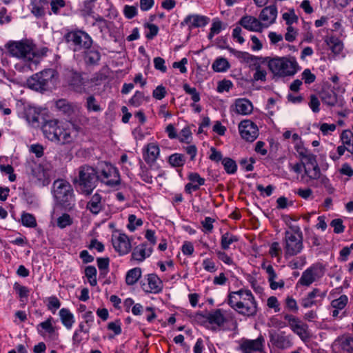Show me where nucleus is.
<instances>
[{
  "label": "nucleus",
  "instance_id": "obj_27",
  "mask_svg": "<svg viewBox=\"0 0 353 353\" xmlns=\"http://www.w3.org/2000/svg\"><path fill=\"white\" fill-rule=\"evenodd\" d=\"M271 342L279 349H287L292 345L291 336L283 332L271 335Z\"/></svg>",
  "mask_w": 353,
  "mask_h": 353
},
{
  "label": "nucleus",
  "instance_id": "obj_43",
  "mask_svg": "<svg viewBox=\"0 0 353 353\" xmlns=\"http://www.w3.org/2000/svg\"><path fill=\"white\" fill-rule=\"evenodd\" d=\"M139 175L141 179L147 183L150 184L153 181V176L151 174L150 169L144 165L143 162L140 163V172Z\"/></svg>",
  "mask_w": 353,
  "mask_h": 353
},
{
  "label": "nucleus",
  "instance_id": "obj_60",
  "mask_svg": "<svg viewBox=\"0 0 353 353\" xmlns=\"http://www.w3.org/2000/svg\"><path fill=\"white\" fill-rule=\"evenodd\" d=\"M308 105L314 113H317L320 111V101L318 97L314 94L310 95Z\"/></svg>",
  "mask_w": 353,
  "mask_h": 353
},
{
  "label": "nucleus",
  "instance_id": "obj_44",
  "mask_svg": "<svg viewBox=\"0 0 353 353\" xmlns=\"http://www.w3.org/2000/svg\"><path fill=\"white\" fill-rule=\"evenodd\" d=\"M85 108L88 112H99L102 110V108L98 103L96 98L92 95L87 97Z\"/></svg>",
  "mask_w": 353,
  "mask_h": 353
},
{
  "label": "nucleus",
  "instance_id": "obj_20",
  "mask_svg": "<svg viewBox=\"0 0 353 353\" xmlns=\"http://www.w3.org/2000/svg\"><path fill=\"white\" fill-rule=\"evenodd\" d=\"M37 330L41 336H45L47 334L52 339L58 336L57 328L54 325V319L52 316L38 324Z\"/></svg>",
  "mask_w": 353,
  "mask_h": 353
},
{
  "label": "nucleus",
  "instance_id": "obj_28",
  "mask_svg": "<svg viewBox=\"0 0 353 353\" xmlns=\"http://www.w3.org/2000/svg\"><path fill=\"white\" fill-rule=\"evenodd\" d=\"M208 23V18L199 14H190L181 22L182 26L188 25L191 28L205 26Z\"/></svg>",
  "mask_w": 353,
  "mask_h": 353
},
{
  "label": "nucleus",
  "instance_id": "obj_52",
  "mask_svg": "<svg viewBox=\"0 0 353 353\" xmlns=\"http://www.w3.org/2000/svg\"><path fill=\"white\" fill-rule=\"evenodd\" d=\"M222 164L224 166L225 172L228 174H234L236 171V164L234 160L230 158H225L222 160Z\"/></svg>",
  "mask_w": 353,
  "mask_h": 353
},
{
  "label": "nucleus",
  "instance_id": "obj_29",
  "mask_svg": "<svg viewBox=\"0 0 353 353\" xmlns=\"http://www.w3.org/2000/svg\"><path fill=\"white\" fill-rule=\"evenodd\" d=\"M304 168V175L302 176V179L307 177L305 183L307 184H310L312 186L317 187V184L311 183L312 181L314 180H317V178L320 176V168L319 165H303Z\"/></svg>",
  "mask_w": 353,
  "mask_h": 353
},
{
  "label": "nucleus",
  "instance_id": "obj_32",
  "mask_svg": "<svg viewBox=\"0 0 353 353\" xmlns=\"http://www.w3.org/2000/svg\"><path fill=\"white\" fill-rule=\"evenodd\" d=\"M101 199V196L99 194L95 193L88 203L87 209L92 213L97 214L103 208Z\"/></svg>",
  "mask_w": 353,
  "mask_h": 353
},
{
  "label": "nucleus",
  "instance_id": "obj_11",
  "mask_svg": "<svg viewBox=\"0 0 353 353\" xmlns=\"http://www.w3.org/2000/svg\"><path fill=\"white\" fill-rule=\"evenodd\" d=\"M64 79L74 92L83 94L87 92V81L82 77V73L73 69H66Z\"/></svg>",
  "mask_w": 353,
  "mask_h": 353
},
{
  "label": "nucleus",
  "instance_id": "obj_40",
  "mask_svg": "<svg viewBox=\"0 0 353 353\" xmlns=\"http://www.w3.org/2000/svg\"><path fill=\"white\" fill-rule=\"evenodd\" d=\"M57 109L63 112L64 114L70 115L74 112V106L65 99H59L56 102Z\"/></svg>",
  "mask_w": 353,
  "mask_h": 353
},
{
  "label": "nucleus",
  "instance_id": "obj_41",
  "mask_svg": "<svg viewBox=\"0 0 353 353\" xmlns=\"http://www.w3.org/2000/svg\"><path fill=\"white\" fill-rule=\"evenodd\" d=\"M212 67L215 72H223L230 68V63L226 59L221 57L214 61Z\"/></svg>",
  "mask_w": 353,
  "mask_h": 353
},
{
  "label": "nucleus",
  "instance_id": "obj_31",
  "mask_svg": "<svg viewBox=\"0 0 353 353\" xmlns=\"http://www.w3.org/2000/svg\"><path fill=\"white\" fill-rule=\"evenodd\" d=\"M47 0H34L31 3V12L37 18L42 17L46 14Z\"/></svg>",
  "mask_w": 353,
  "mask_h": 353
},
{
  "label": "nucleus",
  "instance_id": "obj_30",
  "mask_svg": "<svg viewBox=\"0 0 353 353\" xmlns=\"http://www.w3.org/2000/svg\"><path fill=\"white\" fill-rule=\"evenodd\" d=\"M235 112L241 115L250 114L253 111L252 102L245 98L237 99L234 101Z\"/></svg>",
  "mask_w": 353,
  "mask_h": 353
},
{
  "label": "nucleus",
  "instance_id": "obj_26",
  "mask_svg": "<svg viewBox=\"0 0 353 353\" xmlns=\"http://www.w3.org/2000/svg\"><path fill=\"white\" fill-rule=\"evenodd\" d=\"M325 296V293H322L319 289L314 288L312 292H309L307 295L301 299V305L304 308H308L312 307L314 305L321 304V301L316 299V297H321L323 299Z\"/></svg>",
  "mask_w": 353,
  "mask_h": 353
},
{
  "label": "nucleus",
  "instance_id": "obj_18",
  "mask_svg": "<svg viewBox=\"0 0 353 353\" xmlns=\"http://www.w3.org/2000/svg\"><path fill=\"white\" fill-rule=\"evenodd\" d=\"M277 14L278 10L275 5L266 6L261 11L259 20L262 22L263 29L267 28L276 22Z\"/></svg>",
  "mask_w": 353,
  "mask_h": 353
},
{
  "label": "nucleus",
  "instance_id": "obj_55",
  "mask_svg": "<svg viewBox=\"0 0 353 353\" xmlns=\"http://www.w3.org/2000/svg\"><path fill=\"white\" fill-rule=\"evenodd\" d=\"M72 220L68 214H63L57 219V226L59 228H65L67 226L72 225Z\"/></svg>",
  "mask_w": 353,
  "mask_h": 353
},
{
  "label": "nucleus",
  "instance_id": "obj_57",
  "mask_svg": "<svg viewBox=\"0 0 353 353\" xmlns=\"http://www.w3.org/2000/svg\"><path fill=\"white\" fill-rule=\"evenodd\" d=\"M188 180L193 183V184H196L199 188L201 185L205 184V180L204 178L201 177L197 172H190L188 175Z\"/></svg>",
  "mask_w": 353,
  "mask_h": 353
},
{
  "label": "nucleus",
  "instance_id": "obj_35",
  "mask_svg": "<svg viewBox=\"0 0 353 353\" xmlns=\"http://www.w3.org/2000/svg\"><path fill=\"white\" fill-rule=\"evenodd\" d=\"M141 276V270L140 268H134L127 272L125 276V283L128 285L135 284Z\"/></svg>",
  "mask_w": 353,
  "mask_h": 353
},
{
  "label": "nucleus",
  "instance_id": "obj_9",
  "mask_svg": "<svg viewBox=\"0 0 353 353\" xmlns=\"http://www.w3.org/2000/svg\"><path fill=\"white\" fill-rule=\"evenodd\" d=\"M67 43L73 48L74 51L86 50L90 48L92 39L84 31L75 30L68 32L65 35Z\"/></svg>",
  "mask_w": 353,
  "mask_h": 353
},
{
  "label": "nucleus",
  "instance_id": "obj_42",
  "mask_svg": "<svg viewBox=\"0 0 353 353\" xmlns=\"http://www.w3.org/2000/svg\"><path fill=\"white\" fill-rule=\"evenodd\" d=\"M21 219L22 225L27 228H35L37 225L35 216L30 213L23 212Z\"/></svg>",
  "mask_w": 353,
  "mask_h": 353
},
{
  "label": "nucleus",
  "instance_id": "obj_14",
  "mask_svg": "<svg viewBox=\"0 0 353 353\" xmlns=\"http://www.w3.org/2000/svg\"><path fill=\"white\" fill-rule=\"evenodd\" d=\"M112 243L115 251L121 256L129 253L132 248L130 239L124 233H114L112 236Z\"/></svg>",
  "mask_w": 353,
  "mask_h": 353
},
{
  "label": "nucleus",
  "instance_id": "obj_62",
  "mask_svg": "<svg viewBox=\"0 0 353 353\" xmlns=\"http://www.w3.org/2000/svg\"><path fill=\"white\" fill-rule=\"evenodd\" d=\"M330 225L334 228V232L336 234H340L344 232L345 226L341 219H333L330 223Z\"/></svg>",
  "mask_w": 353,
  "mask_h": 353
},
{
  "label": "nucleus",
  "instance_id": "obj_50",
  "mask_svg": "<svg viewBox=\"0 0 353 353\" xmlns=\"http://www.w3.org/2000/svg\"><path fill=\"white\" fill-rule=\"evenodd\" d=\"M283 19L285 21L288 26H292L293 23H297L298 17L296 15L293 9L289 10L288 12L282 14Z\"/></svg>",
  "mask_w": 353,
  "mask_h": 353
},
{
  "label": "nucleus",
  "instance_id": "obj_10",
  "mask_svg": "<svg viewBox=\"0 0 353 353\" xmlns=\"http://www.w3.org/2000/svg\"><path fill=\"white\" fill-rule=\"evenodd\" d=\"M56 72L54 69H47L32 75L28 79L29 88L36 91L46 90L48 82L54 77Z\"/></svg>",
  "mask_w": 353,
  "mask_h": 353
},
{
  "label": "nucleus",
  "instance_id": "obj_13",
  "mask_svg": "<svg viewBox=\"0 0 353 353\" xmlns=\"http://www.w3.org/2000/svg\"><path fill=\"white\" fill-rule=\"evenodd\" d=\"M284 319L294 333L297 334L303 341L309 339L310 333L307 324L303 323L299 318L289 314L284 315Z\"/></svg>",
  "mask_w": 353,
  "mask_h": 353
},
{
  "label": "nucleus",
  "instance_id": "obj_39",
  "mask_svg": "<svg viewBox=\"0 0 353 353\" xmlns=\"http://www.w3.org/2000/svg\"><path fill=\"white\" fill-rule=\"evenodd\" d=\"M168 162L173 168H180L184 165L185 157L183 154L174 153L169 156Z\"/></svg>",
  "mask_w": 353,
  "mask_h": 353
},
{
  "label": "nucleus",
  "instance_id": "obj_45",
  "mask_svg": "<svg viewBox=\"0 0 353 353\" xmlns=\"http://www.w3.org/2000/svg\"><path fill=\"white\" fill-rule=\"evenodd\" d=\"M97 271L94 266L89 265L85 269V275L92 286H95L97 284Z\"/></svg>",
  "mask_w": 353,
  "mask_h": 353
},
{
  "label": "nucleus",
  "instance_id": "obj_56",
  "mask_svg": "<svg viewBox=\"0 0 353 353\" xmlns=\"http://www.w3.org/2000/svg\"><path fill=\"white\" fill-rule=\"evenodd\" d=\"M215 219L211 217H205V219L201 222V224L203 227L202 231L206 234L211 233L214 228L213 223Z\"/></svg>",
  "mask_w": 353,
  "mask_h": 353
},
{
  "label": "nucleus",
  "instance_id": "obj_24",
  "mask_svg": "<svg viewBox=\"0 0 353 353\" xmlns=\"http://www.w3.org/2000/svg\"><path fill=\"white\" fill-rule=\"evenodd\" d=\"M152 251L153 248L152 246H149L148 243L139 244L133 249L131 259L138 262H143L152 254Z\"/></svg>",
  "mask_w": 353,
  "mask_h": 353
},
{
  "label": "nucleus",
  "instance_id": "obj_23",
  "mask_svg": "<svg viewBox=\"0 0 353 353\" xmlns=\"http://www.w3.org/2000/svg\"><path fill=\"white\" fill-rule=\"evenodd\" d=\"M160 148L157 143H148L143 149V158L149 165L153 164L159 158Z\"/></svg>",
  "mask_w": 353,
  "mask_h": 353
},
{
  "label": "nucleus",
  "instance_id": "obj_3",
  "mask_svg": "<svg viewBox=\"0 0 353 353\" xmlns=\"http://www.w3.org/2000/svg\"><path fill=\"white\" fill-rule=\"evenodd\" d=\"M270 71L277 77L294 76L300 69L294 57H266Z\"/></svg>",
  "mask_w": 353,
  "mask_h": 353
},
{
  "label": "nucleus",
  "instance_id": "obj_48",
  "mask_svg": "<svg viewBox=\"0 0 353 353\" xmlns=\"http://www.w3.org/2000/svg\"><path fill=\"white\" fill-rule=\"evenodd\" d=\"M348 303V297L345 295H341L338 299H334L331 302V306L339 310H341L345 307Z\"/></svg>",
  "mask_w": 353,
  "mask_h": 353
},
{
  "label": "nucleus",
  "instance_id": "obj_7",
  "mask_svg": "<svg viewBox=\"0 0 353 353\" xmlns=\"http://www.w3.org/2000/svg\"><path fill=\"white\" fill-rule=\"evenodd\" d=\"M303 248V234L299 228L285 232L284 250L286 256L296 255Z\"/></svg>",
  "mask_w": 353,
  "mask_h": 353
},
{
  "label": "nucleus",
  "instance_id": "obj_8",
  "mask_svg": "<svg viewBox=\"0 0 353 353\" xmlns=\"http://www.w3.org/2000/svg\"><path fill=\"white\" fill-rule=\"evenodd\" d=\"M53 192L57 201L64 208H70L73 201V190L69 182L58 179L53 183Z\"/></svg>",
  "mask_w": 353,
  "mask_h": 353
},
{
  "label": "nucleus",
  "instance_id": "obj_33",
  "mask_svg": "<svg viewBox=\"0 0 353 353\" xmlns=\"http://www.w3.org/2000/svg\"><path fill=\"white\" fill-rule=\"evenodd\" d=\"M59 316L63 325L67 328L70 329L74 323V315L67 308H62L59 311Z\"/></svg>",
  "mask_w": 353,
  "mask_h": 353
},
{
  "label": "nucleus",
  "instance_id": "obj_63",
  "mask_svg": "<svg viewBox=\"0 0 353 353\" xmlns=\"http://www.w3.org/2000/svg\"><path fill=\"white\" fill-rule=\"evenodd\" d=\"M266 71L258 65L256 67V71L254 74L253 78L254 81H265L266 80Z\"/></svg>",
  "mask_w": 353,
  "mask_h": 353
},
{
  "label": "nucleus",
  "instance_id": "obj_17",
  "mask_svg": "<svg viewBox=\"0 0 353 353\" xmlns=\"http://www.w3.org/2000/svg\"><path fill=\"white\" fill-rule=\"evenodd\" d=\"M264 343L265 339L262 336L254 340L243 339L240 343L239 350L243 353H253L254 352L264 353Z\"/></svg>",
  "mask_w": 353,
  "mask_h": 353
},
{
  "label": "nucleus",
  "instance_id": "obj_16",
  "mask_svg": "<svg viewBox=\"0 0 353 353\" xmlns=\"http://www.w3.org/2000/svg\"><path fill=\"white\" fill-rule=\"evenodd\" d=\"M241 137L247 141H254L259 135L257 125L250 120H243L239 125Z\"/></svg>",
  "mask_w": 353,
  "mask_h": 353
},
{
  "label": "nucleus",
  "instance_id": "obj_54",
  "mask_svg": "<svg viewBox=\"0 0 353 353\" xmlns=\"http://www.w3.org/2000/svg\"><path fill=\"white\" fill-rule=\"evenodd\" d=\"M183 88L184 91L191 96V99L194 103L200 101V94L195 88L190 87L187 83L184 84Z\"/></svg>",
  "mask_w": 353,
  "mask_h": 353
},
{
  "label": "nucleus",
  "instance_id": "obj_51",
  "mask_svg": "<svg viewBox=\"0 0 353 353\" xmlns=\"http://www.w3.org/2000/svg\"><path fill=\"white\" fill-rule=\"evenodd\" d=\"M341 347L348 353H353V337L346 336L341 339Z\"/></svg>",
  "mask_w": 353,
  "mask_h": 353
},
{
  "label": "nucleus",
  "instance_id": "obj_53",
  "mask_svg": "<svg viewBox=\"0 0 353 353\" xmlns=\"http://www.w3.org/2000/svg\"><path fill=\"white\" fill-rule=\"evenodd\" d=\"M128 222L127 228L131 232L134 231L137 227L143 225V221L141 219H137L134 214L129 215Z\"/></svg>",
  "mask_w": 353,
  "mask_h": 353
},
{
  "label": "nucleus",
  "instance_id": "obj_19",
  "mask_svg": "<svg viewBox=\"0 0 353 353\" xmlns=\"http://www.w3.org/2000/svg\"><path fill=\"white\" fill-rule=\"evenodd\" d=\"M147 283H143V290L147 293L157 294L162 291L163 284L161 279L156 274L147 275Z\"/></svg>",
  "mask_w": 353,
  "mask_h": 353
},
{
  "label": "nucleus",
  "instance_id": "obj_12",
  "mask_svg": "<svg viewBox=\"0 0 353 353\" xmlns=\"http://www.w3.org/2000/svg\"><path fill=\"white\" fill-rule=\"evenodd\" d=\"M98 180L106 185L113 188L121 183L119 170L111 164L105 163L98 173Z\"/></svg>",
  "mask_w": 353,
  "mask_h": 353
},
{
  "label": "nucleus",
  "instance_id": "obj_2",
  "mask_svg": "<svg viewBox=\"0 0 353 353\" xmlns=\"http://www.w3.org/2000/svg\"><path fill=\"white\" fill-rule=\"evenodd\" d=\"M228 303L243 316H254L257 313V303L250 290L241 289L230 293Z\"/></svg>",
  "mask_w": 353,
  "mask_h": 353
},
{
  "label": "nucleus",
  "instance_id": "obj_4",
  "mask_svg": "<svg viewBox=\"0 0 353 353\" xmlns=\"http://www.w3.org/2000/svg\"><path fill=\"white\" fill-rule=\"evenodd\" d=\"M26 168L30 179L38 186L48 185L54 176V170L50 164L30 162Z\"/></svg>",
  "mask_w": 353,
  "mask_h": 353
},
{
  "label": "nucleus",
  "instance_id": "obj_64",
  "mask_svg": "<svg viewBox=\"0 0 353 353\" xmlns=\"http://www.w3.org/2000/svg\"><path fill=\"white\" fill-rule=\"evenodd\" d=\"M267 305L269 308L274 309L275 312H279L281 310L280 303L276 296H270L267 300Z\"/></svg>",
  "mask_w": 353,
  "mask_h": 353
},
{
  "label": "nucleus",
  "instance_id": "obj_59",
  "mask_svg": "<svg viewBox=\"0 0 353 353\" xmlns=\"http://www.w3.org/2000/svg\"><path fill=\"white\" fill-rule=\"evenodd\" d=\"M97 265L101 271V274L106 275L108 272L109 268V259L108 258H98L97 260Z\"/></svg>",
  "mask_w": 353,
  "mask_h": 353
},
{
  "label": "nucleus",
  "instance_id": "obj_22",
  "mask_svg": "<svg viewBox=\"0 0 353 353\" xmlns=\"http://www.w3.org/2000/svg\"><path fill=\"white\" fill-rule=\"evenodd\" d=\"M321 99L323 103L328 106L342 107L344 103L343 99L331 89L323 90L321 92Z\"/></svg>",
  "mask_w": 353,
  "mask_h": 353
},
{
  "label": "nucleus",
  "instance_id": "obj_49",
  "mask_svg": "<svg viewBox=\"0 0 353 353\" xmlns=\"http://www.w3.org/2000/svg\"><path fill=\"white\" fill-rule=\"evenodd\" d=\"M228 50L237 58L245 62H249L250 61L256 59V57L250 54L248 52L237 51L232 48H228Z\"/></svg>",
  "mask_w": 353,
  "mask_h": 353
},
{
  "label": "nucleus",
  "instance_id": "obj_61",
  "mask_svg": "<svg viewBox=\"0 0 353 353\" xmlns=\"http://www.w3.org/2000/svg\"><path fill=\"white\" fill-rule=\"evenodd\" d=\"M167 94V91L165 88L162 85H158L152 92V97L157 99L161 100L163 99Z\"/></svg>",
  "mask_w": 353,
  "mask_h": 353
},
{
  "label": "nucleus",
  "instance_id": "obj_21",
  "mask_svg": "<svg viewBox=\"0 0 353 353\" xmlns=\"http://www.w3.org/2000/svg\"><path fill=\"white\" fill-rule=\"evenodd\" d=\"M239 24L250 32H262L263 26L259 19L252 15H245L241 18Z\"/></svg>",
  "mask_w": 353,
  "mask_h": 353
},
{
  "label": "nucleus",
  "instance_id": "obj_15",
  "mask_svg": "<svg viewBox=\"0 0 353 353\" xmlns=\"http://www.w3.org/2000/svg\"><path fill=\"white\" fill-rule=\"evenodd\" d=\"M323 275V271L322 268L317 265H314L307 269H306L299 279L297 284L302 286H310L316 279L321 278Z\"/></svg>",
  "mask_w": 353,
  "mask_h": 353
},
{
  "label": "nucleus",
  "instance_id": "obj_46",
  "mask_svg": "<svg viewBox=\"0 0 353 353\" xmlns=\"http://www.w3.org/2000/svg\"><path fill=\"white\" fill-rule=\"evenodd\" d=\"M14 289L19 295L20 301L26 302L29 296L30 290L23 285L15 283L14 285Z\"/></svg>",
  "mask_w": 353,
  "mask_h": 353
},
{
  "label": "nucleus",
  "instance_id": "obj_25",
  "mask_svg": "<svg viewBox=\"0 0 353 353\" xmlns=\"http://www.w3.org/2000/svg\"><path fill=\"white\" fill-rule=\"evenodd\" d=\"M196 316L198 319L203 317L209 322V323L215 325L217 327L223 325L225 322L224 314L221 309H216L210 312H208L205 316L198 314Z\"/></svg>",
  "mask_w": 353,
  "mask_h": 353
},
{
  "label": "nucleus",
  "instance_id": "obj_5",
  "mask_svg": "<svg viewBox=\"0 0 353 353\" xmlns=\"http://www.w3.org/2000/svg\"><path fill=\"white\" fill-rule=\"evenodd\" d=\"M10 54L25 61H32L37 57L34 45L29 40L9 41L6 45Z\"/></svg>",
  "mask_w": 353,
  "mask_h": 353
},
{
  "label": "nucleus",
  "instance_id": "obj_1",
  "mask_svg": "<svg viewBox=\"0 0 353 353\" xmlns=\"http://www.w3.org/2000/svg\"><path fill=\"white\" fill-rule=\"evenodd\" d=\"M44 136L52 141L61 144L74 141L82 132L79 125L71 121L60 123L57 120H50L44 123L42 128Z\"/></svg>",
  "mask_w": 353,
  "mask_h": 353
},
{
  "label": "nucleus",
  "instance_id": "obj_37",
  "mask_svg": "<svg viewBox=\"0 0 353 353\" xmlns=\"http://www.w3.org/2000/svg\"><path fill=\"white\" fill-rule=\"evenodd\" d=\"M341 139L343 145L347 147V151L353 154V133L350 130H344Z\"/></svg>",
  "mask_w": 353,
  "mask_h": 353
},
{
  "label": "nucleus",
  "instance_id": "obj_36",
  "mask_svg": "<svg viewBox=\"0 0 353 353\" xmlns=\"http://www.w3.org/2000/svg\"><path fill=\"white\" fill-rule=\"evenodd\" d=\"M326 41L330 49L334 54H339L343 50V44L339 38L335 37H330L327 39Z\"/></svg>",
  "mask_w": 353,
  "mask_h": 353
},
{
  "label": "nucleus",
  "instance_id": "obj_34",
  "mask_svg": "<svg viewBox=\"0 0 353 353\" xmlns=\"http://www.w3.org/2000/svg\"><path fill=\"white\" fill-rule=\"evenodd\" d=\"M239 241L237 236L232 234V233L227 232L222 234L221 239V247L223 250L230 249V245Z\"/></svg>",
  "mask_w": 353,
  "mask_h": 353
},
{
  "label": "nucleus",
  "instance_id": "obj_6",
  "mask_svg": "<svg viewBox=\"0 0 353 353\" xmlns=\"http://www.w3.org/2000/svg\"><path fill=\"white\" fill-rule=\"evenodd\" d=\"M97 181L98 172L93 167L83 165L79 168L78 178L75 179V182L83 194H90L95 188Z\"/></svg>",
  "mask_w": 353,
  "mask_h": 353
},
{
  "label": "nucleus",
  "instance_id": "obj_58",
  "mask_svg": "<svg viewBox=\"0 0 353 353\" xmlns=\"http://www.w3.org/2000/svg\"><path fill=\"white\" fill-rule=\"evenodd\" d=\"M50 8L54 14H58L60 10L66 5L64 0H51L50 1Z\"/></svg>",
  "mask_w": 353,
  "mask_h": 353
},
{
  "label": "nucleus",
  "instance_id": "obj_47",
  "mask_svg": "<svg viewBox=\"0 0 353 353\" xmlns=\"http://www.w3.org/2000/svg\"><path fill=\"white\" fill-rule=\"evenodd\" d=\"M100 59L101 54L99 52L95 50L88 51L85 57V62L90 65L98 64Z\"/></svg>",
  "mask_w": 353,
  "mask_h": 353
},
{
  "label": "nucleus",
  "instance_id": "obj_38",
  "mask_svg": "<svg viewBox=\"0 0 353 353\" xmlns=\"http://www.w3.org/2000/svg\"><path fill=\"white\" fill-rule=\"evenodd\" d=\"M148 100L149 97H145L142 92L137 91L129 100L128 104L133 107L137 108L141 105L143 103L148 102Z\"/></svg>",
  "mask_w": 353,
  "mask_h": 353
}]
</instances>
